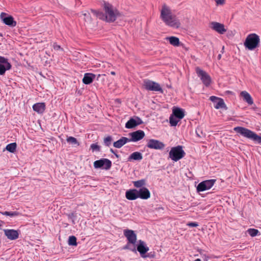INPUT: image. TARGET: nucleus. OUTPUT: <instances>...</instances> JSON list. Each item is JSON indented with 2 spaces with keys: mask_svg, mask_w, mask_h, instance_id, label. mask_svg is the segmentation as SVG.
I'll list each match as a JSON object with an SVG mask.
<instances>
[{
  "mask_svg": "<svg viewBox=\"0 0 261 261\" xmlns=\"http://www.w3.org/2000/svg\"><path fill=\"white\" fill-rule=\"evenodd\" d=\"M103 7L105 12V14L101 12L93 9L90 10L99 19L105 20L107 22H114L119 15L118 11L112 5L105 2L103 3Z\"/></svg>",
  "mask_w": 261,
  "mask_h": 261,
  "instance_id": "1",
  "label": "nucleus"
},
{
  "mask_svg": "<svg viewBox=\"0 0 261 261\" xmlns=\"http://www.w3.org/2000/svg\"><path fill=\"white\" fill-rule=\"evenodd\" d=\"M160 17L166 25L174 28L180 27V23L179 20L172 14L170 8L165 4L162 6Z\"/></svg>",
  "mask_w": 261,
  "mask_h": 261,
  "instance_id": "2",
  "label": "nucleus"
},
{
  "mask_svg": "<svg viewBox=\"0 0 261 261\" xmlns=\"http://www.w3.org/2000/svg\"><path fill=\"white\" fill-rule=\"evenodd\" d=\"M234 131L247 139L253 140L258 143H261V137L254 132L244 127L237 126L233 128Z\"/></svg>",
  "mask_w": 261,
  "mask_h": 261,
  "instance_id": "3",
  "label": "nucleus"
},
{
  "mask_svg": "<svg viewBox=\"0 0 261 261\" xmlns=\"http://www.w3.org/2000/svg\"><path fill=\"white\" fill-rule=\"evenodd\" d=\"M259 42V36L256 34L252 33L247 36L244 44L246 48L252 50L258 47Z\"/></svg>",
  "mask_w": 261,
  "mask_h": 261,
  "instance_id": "4",
  "label": "nucleus"
},
{
  "mask_svg": "<svg viewBox=\"0 0 261 261\" xmlns=\"http://www.w3.org/2000/svg\"><path fill=\"white\" fill-rule=\"evenodd\" d=\"M185 154L182 146L180 145L172 147L169 153V158L174 162H177L183 158Z\"/></svg>",
  "mask_w": 261,
  "mask_h": 261,
  "instance_id": "5",
  "label": "nucleus"
},
{
  "mask_svg": "<svg viewBox=\"0 0 261 261\" xmlns=\"http://www.w3.org/2000/svg\"><path fill=\"white\" fill-rule=\"evenodd\" d=\"M143 86L145 89L148 91L159 92L162 94L164 92L159 84L149 80H144Z\"/></svg>",
  "mask_w": 261,
  "mask_h": 261,
  "instance_id": "6",
  "label": "nucleus"
},
{
  "mask_svg": "<svg viewBox=\"0 0 261 261\" xmlns=\"http://www.w3.org/2000/svg\"><path fill=\"white\" fill-rule=\"evenodd\" d=\"M93 166L96 169L101 168L108 170L111 168L112 162L108 159L102 158L95 161L93 163Z\"/></svg>",
  "mask_w": 261,
  "mask_h": 261,
  "instance_id": "7",
  "label": "nucleus"
},
{
  "mask_svg": "<svg viewBox=\"0 0 261 261\" xmlns=\"http://www.w3.org/2000/svg\"><path fill=\"white\" fill-rule=\"evenodd\" d=\"M196 72L198 77L200 78L202 83L206 86L210 85L212 80L211 76L205 71L201 69L199 67L196 68Z\"/></svg>",
  "mask_w": 261,
  "mask_h": 261,
  "instance_id": "8",
  "label": "nucleus"
},
{
  "mask_svg": "<svg viewBox=\"0 0 261 261\" xmlns=\"http://www.w3.org/2000/svg\"><path fill=\"white\" fill-rule=\"evenodd\" d=\"M216 181V179H214L203 181L198 185L197 190L198 192H203L209 190L214 186Z\"/></svg>",
  "mask_w": 261,
  "mask_h": 261,
  "instance_id": "9",
  "label": "nucleus"
},
{
  "mask_svg": "<svg viewBox=\"0 0 261 261\" xmlns=\"http://www.w3.org/2000/svg\"><path fill=\"white\" fill-rule=\"evenodd\" d=\"M146 146L150 149L162 150L164 148L165 145L159 140L151 139L147 141Z\"/></svg>",
  "mask_w": 261,
  "mask_h": 261,
  "instance_id": "10",
  "label": "nucleus"
},
{
  "mask_svg": "<svg viewBox=\"0 0 261 261\" xmlns=\"http://www.w3.org/2000/svg\"><path fill=\"white\" fill-rule=\"evenodd\" d=\"M0 18L3 23L10 27H14L17 24V22L14 20V18L5 12L1 13Z\"/></svg>",
  "mask_w": 261,
  "mask_h": 261,
  "instance_id": "11",
  "label": "nucleus"
},
{
  "mask_svg": "<svg viewBox=\"0 0 261 261\" xmlns=\"http://www.w3.org/2000/svg\"><path fill=\"white\" fill-rule=\"evenodd\" d=\"M11 67L7 59L0 56V75H4L6 71L10 69Z\"/></svg>",
  "mask_w": 261,
  "mask_h": 261,
  "instance_id": "12",
  "label": "nucleus"
},
{
  "mask_svg": "<svg viewBox=\"0 0 261 261\" xmlns=\"http://www.w3.org/2000/svg\"><path fill=\"white\" fill-rule=\"evenodd\" d=\"M128 135L130 137L129 142H137L145 137V133L142 130H138L128 134Z\"/></svg>",
  "mask_w": 261,
  "mask_h": 261,
  "instance_id": "13",
  "label": "nucleus"
},
{
  "mask_svg": "<svg viewBox=\"0 0 261 261\" xmlns=\"http://www.w3.org/2000/svg\"><path fill=\"white\" fill-rule=\"evenodd\" d=\"M210 27L212 29L218 32L220 34H223L226 32L224 25L218 22H211L210 23Z\"/></svg>",
  "mask_w": 261,
  "mask_h": 261,
  "instance_id": "14",
  "label": "nucleus"
},
{
  "mask_svg": "<svg viewBox=\"0 0 261 261\" xmlns=\"http://www.w3.org/2000/svg\"><path fill=\"white\" fill-rule=\"evenodd\" d=\"M5 235L9 240H15L19 237V232L15 229H5L3 230Z\"/></svg>",
  "mask_w": 261,
  "mask_h": 261,
  "instance_id": "15",
  "label": "nucleus"
},
{
  "mask_svg": "<svg viewBox=\"0 0 261 261\" xmlns=\"http://www.w3.org/2000/svg\"><path fill=\"white\" fill-rule=\"evenodd\" d=\"M143 123L142 120L138 117L130 118L125 124V127L132 128Z\"/></svg>",
  "mask_w": 261,
  "mask_h": 261,
  "instance_id": "16",
  "label": "nucleus"
},
{
  "mask_svg": "<svg viewBox=\"0 0 261 261\" xmlns=\"http://www.w3.org/2000/svg\"><path fill=\"white\" fill-rule=\"evenodd\" d=\"M124 234L129 243L135 244L137 240V236L132 230L126 229L124 231Z\"/></svg>",
  "mask_w": 261,
  "mask_h": 261,
  "instance_id": "17",
  "label": "nucleus"
},
{
  "mask_svg": "<svg viewBox=\"0 0 261 261\" xmlns=\"http://www.w3.org/2000/svg\"><path fill=\"white\" fill-rule=\"evenodd\" d=\"M137 250L142 257H145L146 256H145L144 254L149 250V248L146 245L144 241L140 240L139 244L137 246Z\"/></svg>",
  "mask_w": 261,
  "mask_h": 261,
  "instance_id": "18",
  "label": "nucleus"
},
{
  "mask_svg": "<svg viewBox=\"0 0 261 261\" xmlns=\"http://www.w3.org/2000/svg\"><path fill=\"white\" fill-rule=\"evenodd\" d=\"M138 198L142 199H147L150 197V193L148 189L142 187L138 190Z\"/></svg>",
  "mask_w": 261,
  "mask_h": 261,
  "instance_id": "19",
  "label": "nucleus"
},
{
  "mask_svg": "<svg viewBox=\"0 0 261 261\" xmlns=\"http://www.w3.org/2000/svg\"><path fill=\"white\" fill-rule=\"evenodd\" d=\"M126 198L129 200H134L138 198V190L132 189L128 190L125 193Z\"/></svg>",
  "mask_w": 261,
  "mask_h": 261,
  "instance_id": "20",
  "label": "nucleus"
},
{
  "mask_svg": "<svg viewBox=\"0 0 261 261\" xmlns=\"http://www.w3.org/2000/svg\"><path fill=\"white\" fill-rule=\"evenodd\" d=\"M95 76L96 75L93 73H86L84 74L82 81L86 85L90 84L93 82Z\"/></svg>",
  "mask_w": 261,
  "mask_h": 261,
  "instance_id": "21",
  "label": "nucleus"
},
{
  "mask_svg": "<svg viewBox=\"0 0 261 261\" xmlns=\"http://www.w3.org/2000/svg\"><path fill=\"white\" fill-rule=\"evenodd\" d=\"M128 142H129V139L125 137H122L117 141L114 142L113 143V146L116 148H120Z\"/></svg>",
  "mask_w": 261,
  "mask_h": 261,
  "instance_id": "22",
  "label": "nucleus"
},
{
  "mask_svg": "<svg viewBox=\"0 0 261 261\" xmlns=\"http://www.w3.org/2000/svg\"><path fill=\"white\" fill-rule=\"evenodd\" d=\"M33 109L39 114H42L45 111V105L43 102L35 103L33 106Z\"/></svg>",
  "mask_w": 261,
  "mask_h": 261,
  "instance_id": "23",
  "label": "nucleus"
},
{
  "mask_svg": "<svg viewBox=\"0 0 261 261\" xmlns=\"http://www.w3.org/2000/svg\"><path fill=\"white\" fill-rule=\"evenodd\" d=\"M240 95L243 98V100L247 102L248 105H251L253 104V99L250 95L246 91H242Z\"/></svg>",
  "mask_w": 261,
  "mask_h": 261,
  "instance_id": "24",
  "label": "nucleus"
},
{
  "mask_svg": "<svg viewBox=\"0 0 261 261\" xmlns=\"http://www.w3.org/2000/svg\"><path fill=\"white\" fill-rule=\"evenodd\" d=\"M143 159L142 154L138 151L134 152L132 153L128 158V161H140Z\"/></svg>",
  "mask_w": 261,
  "mask_h": 261,
  "instance_id": "25",
  "label": "nucleus"
},
{
  "mask_svg": "<svg viewBox=\"0 0 261 261\" xmlns=\"http://www.w3.org/2000/svg\"><path fill=\"white\" fill-rule=\"evenodd\" d=\"M173 114L179 119H181L185 116L183 110L178 108H176L173 110Z\"/></svg>",
  "mask_w": 261,
  "mask_h": 261,
  "instance_id": "26",
  "label": "nucleus"
},
{
  "mask_svg": "<svg viewBox=\"0 0 261 261\" xmlns=\"http://www.w3.org/2000/svg\"><path fill=\"white\" fill-rule=\"evenodd\" d=\"M166 39L168 40L170 42V43L174 46H178L179 45V39L174 36H171L167 37Z\"/></svg>",
  "mask_w": 261,
  "mask_h": 261,
  "instance_id": "27",
  "label": "nucleus"
},
{
  "mask_svg": "<svg viewBox=\"0 0 261 261\" xmlns=\"http://www.w3.org/2000/svg\"><path fill=\"white\" fill-rule=\"evenodd\" d=\"M214 107L216 109L226 108V105L225 104L223 99L221 98L219 99L218 102L216 103V105L214 106Z\"/></svg>",
  "mask_w": 261,
  "mask_h": 261,
  "instance_id": "28",
  "label": "nucleus"
},
{
  "mask_svg": "<svg viewBox=\"0 0 261 261\" xmlns=\"http://www.w3.org/2000/svg\"><path fill=\"white\" fill-rule=\"evenodd\" d=\"M17 145L16 143H12L7 145L6 149L11 153L16 151Z\"/></svg>",
  "mask_w": 261,
  "mask_h": 261,
  "instance_id": "29",
  "label": "nucleus"
},
{
  "mask_svg": "<svg viewBox=\"0 0 261 261\" xmlns=\"http://www.w3.org/2000/svg\"><path fill=\"white\" fill-rule=\"evenodd\" d=\"M180 119L176 118L175 116L171 115L169 118V121L171 126H175Z\"/></svg>",
  "mask_w": 261,
  "mask_h": 261,
  "instance_id": "30",
  "label": "nucleus"
},
{
  "mask_svg": "<svg viewBox=\"0 0 261 261\" xmlns=\"http://www.w3.org/2000/svg\"><path fill=\"white\" fill-rule=\"evenodd\" d=\"M145 179H141L133 181V184L136 188H141L145 185Z\"/></svg>",
  "mask_w": 261,
  "mask_h": 261,
  "instance_id": "31",
  "label": "nucleus"
},
{
  "mask_svg": "<svg viewBox=\"0 0 261 261\" xmlns=\"http://www.w3.org/2000/svg\"><path fill=\"white\" fill-rule=\"evenodd\" d=\"M247 232L252 237H255L260 234L259 231L257 229L254 228H249L247 230Z\"/></svg>",
  "mask_w": 261,
  "mask_h": 261,
  "instance_id": "32",
  "label": "nucleus"
},
{
  "mask_svg": "<svg viewBox=\"0 0 261 261\" xmlns=\"http://www.w3.org/2000/svg\"><path fill=\"white\" fill-rule=\"evenodd\" d=\"M68 244L70 246H76V238L74 236H71L69 237Z\"/></svg>",
  "mask_w": 261,
  "mask_h": 261,
  "instance_id": "33",
  "label": "nucleus"
},
{
  "mask_svg": "<svg viewBox=\"0 0 261 261\" xmlns=\"http://www.w3.org/2000/svg\"><path fill=\"white\" fill-rule=\"evenodd\" d=\"M82 15L84 16V19L85 21L88 22H91L92 21L91 17L88 11L82 12Z\"/></svg>",
  "mask_w": 261,
  "mask_h": 261,
  "instance_id": "34",
  "label": "nucleus"
},
{
  "mask_svg": "<svg viewBox=\"0 0 261 261\" xmlns=\"http://www.w3.org/2000/svg\"><path fill=\"white\" fill-rule=\"evenodd\" d=\"M67 142L70 144L80 145V143L77 141V139L73 137H69L67 138Z\"/></svg>",
  "mask_w": 261,
  "mask_h": 261,
  "instance_id": "35",
  "label": "nucleus"
},
{
  "mask_svg": "<svg viewBox=\"0 0 261 261\" xmlns=\"http://www.w3.org/2000/svg\"><path fill=\"white\" fill-rule=\"evenodd\" d=\"M2 214L3 215L8 216H10V217H14V216H18L19 214V213L17 212H16V211H14V212L6 211V212L2 213Z\"/></svg>",
  "mask_w": 261,
  "mask_h": 261,
  "instance_id": "36",
  "label": "nucleus"
},
{
  "mask_svg": "<svg viewBox=\"0 0 261 261\" xmlns=\"http://www.w3.org/2000/svg\"><path fill=\"white\" fill-rule=\"evenodd\" d=\"M112 138L111 136H108L104 139V144L107 146H110L111 144Z\"/></svg>",
  "mask_w": 261,
  "mask_h": 261,
  "instance_id": "37",
  "label": "nucleus"
},
{
  "mask_svg": "<svg viewBox=\"0 0 261 261\" xmlns=\"http://www.w3.org/2000/svg\"><path fill=\"white\" fill-rule=\"evenodd\" d=\"M90 148L93 151H100V146L97 144H92L90 146Z\"/></svg>",
  "mask_w": 261,
  "mask_h": 261,
  "instance_id": "38",
  "label": "nucleus"
},
{
  "mask_svg": "<svg viewBox=\"0 0 261 261\" xmlns=\"http://www.w3.org/2000/svg\"><path fill=\"white\" fill-rule=\"evenodd\" d=\"M220 98L215 96H212L210 97V99L214 103H217Z\"/></svg>",
  "mask_w": 261,
  "mask_h": 261,
  "instance_id": "39",
  "label": "nucleus"
},
{
  "mask_svg": "<svg viewBox=\"0 0 261 261\" xmlns=\"http://www.w3.org/2000/svg\"><path fill=\"white\" fill-rule=\"evenodd\" d=\"M53 47L55 50H62V48L61 47L60 45L54 43L53 45Z\"/></svg>",
  "mask_w": 261,
  "mask_h": 261,
  "instance_id": "40",
  "label": "nucleus"
},
{
  "mask_svg": "<svg viewBox=\"0 0 261 261\" xmlns=\"http://www.w3.org/2000/svg\"><path fill=\"white\" fill-rule=\"evenodd\" d=\"M196 133L198 137H203V134L202 132L200 130V129H196Z\"/></svg>",
  "mask_w": 261,
  "mask_h": 261,
  "instance_id": "41",
  "label": "nucleus"
},
{
  "mask_svg": "<svg viewBox=\"0 0 261 261\" xmlns=\"http://www.w3.org/2000/svg\"><path fill=\"white\" fill-rule=\"evenodd\" d=\"M190 227H197L198 224L196 222H190L187 224Z\"/></svg>",
  "mask_w": 261,
  "mask_h": 261,
  "instance_id": "42",
  "label": "nucleus"
},
{
  "mask_svg": "<svg viewBox=\"0 0 261 261\" xmlns=\"http://www.w3.org/2000/svg\"><path fill=\"white\" fill-rule=\"evenodd\" d=\"M217 5H223L225 3V0H216Z\"/></svg>",
  "mask_w": 261,
  "mask_h": 261,
  "instance_id": "43",
  "label": "nucleus"
},
{
  "mask_svg": "<svg viewBox=\"0 0 261 261\" xmlns=\"http://www.w3.org/2000/svg\"><path fill=\"white\" fill-rule=\"evenodd\" d=\"M125 248L129 249H130L131 251H134V252H136V249H135V247H133L132 248H129V247H128V245H127L125 247Z\"/></svg>",
  "mask_w": 261,
  "mask_h": 261,
  "instance_id": "44",
  "label": "nucleus"
},
{
  "mask_svg": "<svg viewBox=\"0 0 261 261\" xmlns=\"http://www.w3.org/2000/svg\"><path fill=\"white\" fill-rule=\"evenodd\" d=\"M71 217H74L75 215H74V213H71L70 215H69Z\"/></svg>",
  "mask_w": 261,
  "mask_h": 261,
  "instance_id": "45",
  "label": "nucleus"
},
{
  "mask_svg": "<svg viewBox=\"0 0 261 261\" xmlns=\"http://www.w3.org/2000/svg\"><path fill=\"white\" fill-rule=\"evenodd\" d=\"M110 151H111L112 153H114V154H115V152H114V150H113V149H110Z\"/></svg>",
  "mask_w": 261,
  "mask_h": 261,
  "instance_id": "46",
  "label": "nucleus"
},
{
  "mask_svg": "<svg viewBox=\"0 0 261 261\" xmlns=\"http://www.w3.org/2000/svg\"><path fill=\"white\" fill-rule=\"evenodd\" d=\"M114 154L116 156V158H119V155L118 154H117L116 153H115Z\"/></svg>",
  "mask_w": 261,
  "mask_h": 261,
  "instance_id": "47",
  "label": "nucleus"
},
{
  "mask_svg": "<svg viewBox=\"0 0 261 261\" xmlns=\"http://www.w3.org/2000/svg\"><path fill=\"white\" fill-rule=\"evenodd\" d=\"M111 74L112 75H115V72L114 71H111Z\"/></svg>",
  "mask_w": 261,
  "mask_h": 261,
  "instance_id": "48",
  "label": "nucleus"
},
{
  "mask_svg": "<svg viewBox=\"0 0 261 261\" xmlns=\"http://www.w3.org/2000/svg\"><path fill=\"white\" fill-rule=\"evenodd\" d=\"M194 261H201L200 259L199 258H197Z\"/></svg>",
  "mask_w": 261,
  "mask_h": 261,
  "instance_id": "49",
  "label": "nucleus"
},
{
  "mask_svg": "<svg viewBox=\"0 0 261 261\" xmlns=\"http://www.w3.org/2000/svg\"><path fill=\"white\" fill-rule=\"evenodd\" d=\"M221 55H218V59H220L221 58Z\"/></svg>",
  "mask_w": 261,
  "mask_h": 261,
  "instance_id": "50",
  "label": "nucleus"
}]
</instances>
